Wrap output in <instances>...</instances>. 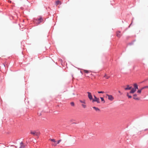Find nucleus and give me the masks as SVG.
<instances>
[{
  "mask_svg": "<svg viewBox=\"0 0 148 148\" xmlns=\"http://www.w3.org/2000/svg\"><path fill=\"white\" fill-rule=\"evenodd\" d=\"M141 91L142 90L140 89L138 90L137 92L139 93H140L141 92Z\"/></svg>",
  "mask_w": 148,
  "mask_h": 148,
  "instance_id": "nucleus-19",
  "label": "nucleus"
},
{
  "mask_svg": "<svg viewBox=\"0 0 148 148\" xmlns=\"http://www.w3.org/2000/svg\"><path fill=\"white\" fill-rule=\"evenodd\" d=\"M51 141L53 142V143H52L51 144L52 146H56L57 145V144L56 143V141L54 139H49Z\"/></svg>",
  "mask_w": 148,
  "mask_h": 148,
  "instance_id": "nucleus-4",
  "label": "nucleus"
},
{
  "mask_svg": "<svg viewBox=\"0 0 148 148\" xmlns=\"http://www.w3.org/2000/svg\"><path fill=\"white\" fill-rule=\"evenodd\" d=\"M118 92H119V93H120L121 94H122V93H121V92H120V91L119 90L118 91Z\"/></svg>",
  "mask_w": 148,
  "mask_h": 148,
  "instance_id": "nucleus-25",
  "label": "nucleus"
},
{
  "mask_svg": "<svg viewBox=\"0 0 148 148\" xmlns=\"http://www.w3.org/2000/svg\"><path fill=\"white\" fill-rule=\"evenodd\" d=\"M100 99H101V100L102 101H103V103H105V101H104L103 98L102 97H100Z\"/></svg>",
  "mask_w": 148,
  "mask_h": 148,
  "instance_id": "nucleus-18",
  "label": "nucleus"
},
{
  "mask_svg": "<svg viewBox=\"0 0 148 148\" xmlns=\"http://www.w3.org/2000/svg\"><path fill=\"white\" fill-rule=\"evenodd\" d=\"M134 96V98H133L136 100H139V99L137 97V95L136 94H134L133 95Z\"/></svg>",
  "mask_w": 148,
  "mask_h": 148,
  "instance_id": "nucleus-12",
  "label": "nucleus"
},
{
  "mask_svg": "<svg viewBox=\"0 0 148 148\" xmlns=\"http://www.w3.org/2000/svg\"><path fill=\"white\" fill-rule=\"evenodd\" d=\"M87 93L88 94V97L89 99L90 100L93 99L92 96L91 95V93L89 92H88Z\"/></svg>",
  "mask_w": 148,
  "mask_h": 148,
  "instance_id": "nucleus-6",
  "label": "nucleus"
},
{
  "mask_svg": "<svg viewBox=\"0 0 148 148\" xmlns=\"http://www.w3.org/2000/svg\"><path fill=\"white\" fill-rule=\"evenodd\" d=\"M61 2L59 1H57L56 2V5H57L59 4H61Z\"/></svg>",
  "mask_w": 148,
  "mask_h": 148,
  "instance_id": "nucleus-13",
  "label": "nucleus"
},
{
  "mask_svg": "<svg viewBox=\"0 0 148 148\" xmlns=\"http://www.w3.org/2000/svg\"><path fill=\"white\" fill-rule=\"evenodd\" d=\"M145 88H148V86H145Z\"/></svg>",
  "mask_w": 148,
  "mask_h": 148,
  "instance_id": "nucleus-24",
  "label": "nucleus"
},
{
  "mask_svg": "<svg viewBox=\"0 0 148 148\" xmlns=\"http://www.w3.org/2000/svg\"><path fill=\"white\" fill-rule=\"evenodd\" d=\"M127 95L128 97L129 98H131L132 97L131 96L129 95V94L128 93H127Z\"/></svg>",
  "mask_w": 148,
  "mask_h": 148,
  "instance_id": "nucleus-17",
  "label": "nucleus"
},
{
  "mask_svg": "<svg viewBox=\"0 0 148 148\" xmlns=\"http://www.w3.org/2000/svg\"><path fill=\"white\" fill-rule=\"evenodd\" d=\"M61 141V140H58V142H57V144H59V143Z\"/></svg>",
  "mask_w": 148,
  "mask_h": 148,
  "instance_id": "nucleus-22",
  "label": "nucleus"
},
{
  "mask_svg": "<svg viewBox=\"0 0 148 148\" xmlns=\"http://www.w3.org/2000/svg\"><path fill=\"white\" fill-rule=\"evenodd\" d=\"M25 147V145L22 142H21L20 143V148H24Z\"/></svg>",
  "mask_w": 148,
  "mask_h": 148,
  "instance_id": "nucleus-11",
  "label": "nucleus"
},
{
  "mask_svg": "<svg viewBox=\"0 0 148 148\" xmlns=\"http://www.w3.org/2000/svg\"><path fill=\"white\" fill-rule=\"evenodd\" d=\"M94 99H95V98H97V97L95 96V95H94Z\"/></svg>",
  "mask_w": 148,
  "mask_h": 148,
  "instance_id": "nucleus-26",
  "label": "nucleus"
},
{
  "mask_svg": "<svg viewBox=\"0 0 148 148\" xmlns=\"http://www.w3.org/2000/svg\"><path fill=\"white\" fill-rule=\"evenodd\" d=\"M80 102L82 103L81 106L84 108H86V106L85 104L86 101L85 100H80Z\"/></svg>",
  "mask_w": 148,
  "mask_h": 148,
  "instance_id": "nucleus-3",
  "label": "nucleus"
},
{
  "mask_svg": "<svg viewBox=\"0 0 148 148\" xmlns=\"http://www.w3.org/2000/svg\"><path fill=\"white\" fill-rule=\"evenodd\" d=\"M93 108H94L96 111H99L100 110L97 108L95 107H93Z\"/></svg>",
  "mask_w": 148,
  "mask_h": 148,
  "instance_id": "nucleus-14",
  "label": "nucleus"
},
{
  "mask_svg": "<svg viewBox=\"0 0 148 148\" xmlns=\"http://www.w3.org/2000/svg\"><path fill=\"white\" fill-rule=\"evenodd\" d=\"M134 88H133L130 91V93H134L136 91V89H138V86L136 84H134Z\"/></svg>",
  "mask_w": 148,
  "mask_h": 148,
  "instance_id": "nucleus-2",
  "label": "nucleus"
},
{
  "mask_svg": "<svg viewBox=\"0 0 148 148\" xmlns=\"http://www.w3.org/2000/svg\"><path fill=\"white\" fill-rule=\"evenodd\" d=\"M36 20L37 21L36 23H37L39 24L43 21V19L41 17H40V18H38L37 20Z\"/></svg>",
  "mask_w": 148,
  "mask_h": 148,
  "instance_id": "nucleus-7",
  "label": "nucleus"
},
{
  "mask_svg": "<svg viewBox=\"0 0 148 148\" xmlns=\"http://www.w3.org/2000/svg\"><path fill=\"white\" fill-rule=\"evenodd\" d=\"M84 72H85L86 73H88L89 72V71L88 70H84Z\"/></svg>",
  "mask_w": 148,
  "mask_h": 148,
  "instance_id": "nucleus-16",
  "label": "nucleus"
},
{
  "mask_svg": "<svg viewBox=\"0 0 148 148\" xmlns=\"http://www.w3.org/2000/svg\"><path fill=\"white\" fill-rule=\"evenodd\" d=\"M127 87L125 88V89L126 90H130L132 89V86H130L129 85L127 86Z\"/></svg>",
  "mask_w": 148,
  "mask_h": 148,
  "instance_id": "nucleus-10",
  "label": "nucleus"
},
{
  "mask_svg": "<svg viewBox=\"0 0 148 148\" xmlns=\"http://www.w3.org/2000/svg\"><path fill=\"white\" fill-rule=\"evenodd\" d=\"M30 134L38 137L40 134V132L38 131L31 130L30 131Z\"/></svg>",
  "mask_w": 148,
  "mask_h": 148,
  "instance_id": "nucleus-1",
  "label": "nucleus"
},
{
  "mask_svg": "<svg viewBox=\"0 0 148 148\" xmlns=\"http://www.w3.org/2000/svg\"><path fill=\"white\" fill-rule=\"evenodd\" d=\"M71 104L72 106H74V102H71Z\"/></svg>",
  "mask_w": 148,
  "mask_h": 148,
  "instance_id": "nucleus-20",
  "label": "nucleus"
},
{
  "mask_svg": "<svg viewBox=\"0 0 148 148\" xmlns=\"http://www.w3.org/2000/svg\"><path fill=\"white\" fill-rule=\"evenodd\" d=\"M92 100V102L96 101L98 103H100L99 99L98 98H95Z\"/></svg>",
  "mask_w": 148,
  "mask_h": 148,
  "instance_id": "nucleus-8",
  "label": "nucleus"
},
{
  "mask_svg": "<svg viewBox=\"0 0 148 148\" xmlns=\"http://www.w3.org/2000/svg\"><path fill=\"white\" fill-rule=\"evenodd\" d=\"M145 89V87H144L143 88H142L140 90H143V89Z\"/></svg>",
  "mask_w": 148,
  "mask_h": 148,
  "instance_id": "nucleus-23",
  "label": "nucleus"
},
{
  "mask_svg": "<svg viewBox=\"0 0 148 148\" xmlns=\"http://www.w3.org/2000/svg\"><path fill=\"white\" fill-rule=\"evenodd\" d=\"M98 92L99 93H104V92L102 91H98Z\"/></svg>",
  "mask_w": 148,
  "mask_h": 148,
  "instance_id": "nucleus-21",
  "label": "nucleus"
},
{
  "mask_svg": "<svg viewBox=\"0 0 148 148\" xmlns=\"http://www.w3.org/2000/svg\"><path fill=\"white\" fill-rule=\"evenodd\" d=\"M116 36L117 37L120 38L121 36V32L120 31H118L116 32Z\"/></svg>",
  "mask_w": 148,
  "mask_h": 148,
  "instance_id": "nucleus-9",
  "label": "nucleus"
},
{
  "mask_svg": "<svg viewBox=\"0 0 148 148\" xmlns=\"http://www.w3.org/2000/svg\"><path fill=\"white\" fill-rule=\"evenodd\" d=\"M106 95L108 96V99L109 100L112 101L114 99V98L112 95L108 94H107Z\"/></svg>",
  "mask_w": 148,
  "mask_h": 148,
  "instance_id": "nucleus-5",
  "label": "nucleus"
},
{
  "mask_svg": "<svg viewBox=\"0 0 148 148\" xmlns=\"http://www.w3.org/2000/svg\"><path fill=\"white\" fill-rule=\"evenodd\" d=\"M104 77H105L107 79H108L109 77H110L109 76H108L107 75H106V74H105V75L104 76Z\"/></svg>",
  "mask_w": 148,
  "mask_h": 148,
  "instance_id": "nucleus-15",
  "label": "nucleus"
}]
</instances>
